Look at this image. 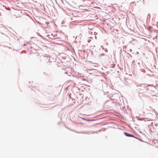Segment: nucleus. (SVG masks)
<instances>
[{
    "label": "nucleus",
    "mask_w": 158,
    "mask_h": 158,
    "mask_svg": "<svg viewBox=\"0 0 158 158\" xmlns=\"http://www.w3.org/2000/svg\"><path fill=\"white\" fill-rule=\"evenodd\" d=\"M153 86L152 85H147V84H143L140 85H136L135 88L136 90L138 92V94L146 93L148 92V90L149 89L148 88V87Z\"/></svg>",
    "instance_id": "1"
},
{
    "label": "nucleus",
    "mask_w": 158,
    "mask_h": 158,
    "mask_svg": "<svg viewBox=\"0 0 158 158\" xmlns=\"http://www.w3.org/2000/svg\"><path fill=\"white\" fill-rule=\"evenodd\" d=\"M123 133H124V135L127 137H132L134 138L135 139H138V138L137 137H135L132 134H130L129 133H128L127 132H124Z\"/></svg>",
    "instance_id": "2"
},
{
    "label": "nucleus",
    "mask_w": 158,
    "mask_h": 158,
    "mask_svg": "<svg viewBox=\"0 0 158 158\" xmlns=\"http://www.w3.org/2000/svg\"><path fill=\"white\" fill-rule=\"evenodd\" d=\"M81 78V80L82 81H85L86 82H88L87 80L86 79H85V77L84 76H80Z\"/></svg>",
    "instance_id": "3"
},
{
    "label": "nucleus",
    "mask_w": 158,
    "mask_h": 158,
    "mask_svg": "<svg viewBox=\"0 0 158 158\" xmlns=\"http://www.w3.org/2000/svg\"><path fill=\"white\" fill-rule=\"evenodd\" d=\"M152 28V27L151 26H149L147 28V29L148 31H149L150 33H152V31L151 30V28Z\"/></svg>",
    "instance_id": "4"
},
{
    "label": "nucleus",
    "mask_w": 158,
    "mask_h": 158,
    "mask_svg": "<svg viewBox=\"0 0 158 158\" xmlns=\"http://www.w3.org/2000/svg\"><path fill=\"white\" fill-rule=\"evenodd\" d=\"M64 73L65 74H68V75L69 76H71V75H72L71 73L70 72L68 73V72H65Z\"/></svg>",
    "instance_id": "5"
},
{
    "label": "nucleus",
    "mask_w": 158,
    "mask_h": 158,
    "mask_svg": "<svg viewBox=\"0 0 158 158\" xmlns=\"http://www.w3.org/2000/svg\"><path fill=\"white\" fill-rule=\"evenodd\" d=\"M95 120L94 119H87V121H93Z\"/></svg>",
    "instance_id": "6"
},
{
    "label": "nucleus",
    "mask_w": 158,
    "mask_h": 158,
    "mask_svg": "<svg viewBox=\"0 0 158 158\" xmlns=\"http://www.w3.org/2000/svg\"><path fill=\"white\" fill-rule=\"evenodd\" d=\"M53 37H56V39H59L60 38L59 37H57V35L56 34H55V35H54L53 36Z\"/></svg>",
    "instance_id": "7"
},
{
    "label": "nucleus",
    "mask_w": 158,
    "mask_h": 158,
    "mask_svg": "<svg viewBox=\"0 0 158 158\" xmlns=\"http://www.w3.org/2000/svg\"><path fill=\"white\" fill-rule=\"evenodd\" d=\"M135 118H137V119L139 121H141V120H142L140 118H139L138 117H135Z\"/></svg>",
    "instance_id": "8"
},
{
    "label": "nucleus",
    "mask_w": 158,
    "mask_h": 158,
    "mask_svg": "<svg viewBox=\"0 0 158 158\" xmlns=\"http://www.w3.org/2000/svg\"><path fill=\"white\" fill-rule=\"evenodd\" d=\"M129 80V79H127V80H126V81L125 82V84L126 85H128L129 84V83H127V81H128Z\"/></svg>",
    "instance_id": "9"
},
{
    "label": "nucleus",
    "mask_w": 158,
    "mask_h": 158,
    "mask_svg": "<svg viewBox=\"0 0 158 158\" xmlns=\"http://www.w3.org/2000/svg\"><path fill=\"white\" fill-rule=\"evenodd\" d=\"M138 139L140 141H141V142H146H146H145L144 141H143L142 139H139V138H138V139Z\"/></svg>",
    "instance_id": "10"
},
{
    "label": "nucleus",
    "mask_w": 158,
    "mask_h": 158,
    "mask_svg": "<svg viewBox=\"0 0 158 158\" xmlns=\"http://www.w3.org/2000/svg\"><path fill=\"white\" fill-rule=\"evenodd\" d=\"M81 118L82 119H83V120L87 121V119H86V118H82V117H81Z\"/></svg>",
    "instance_id": "11"
},
{
    "label": "nucleus",
    "mask_w": 158,
    "mask_h": 158,
    "mask_svg": "<svg viewBox=\"0 0 158 158\" xmlns=\"http://www.w3.org/2000/svg\"><path fill=\"white\" fill-rule=\"evenodd\" d=\"M47 60H48V61L49 62L50 57H47Z\"/></svg>",
    "instance_id": "12"
},
{
    "label": "nucleus",
    "mask_w": 158,
    "mask_h": 158,
    "mask_svg": "<svg viewBox=\"0 0 158 158\" xmlns=\"http://www.w3.org/2000/svg\"><path fill=\"white\" fill-rule=\"evenodd\" d=\"M66 57L64 56H63V57H61V58L64 59H66Z\"/></svg>",
    "instance_id": "13"
},
{
    "label": "nucleus",
    "mask_w": 158,
    "mask_h": 158,
    "mask_svg": "<svg viewBox=\"0 0 158 158\" xmlns=\"http://www.w3.org/2000/svg\"><path fill=\"white\" fill-rule=\"evenodd\" d=\"M105 52H108V50L106 48L105 49Z\"/></svg>",
    "instance_id": "14"
},
{
    "label": "nucleus",
    "mask_w": 158,
    "mask_h": 158,
    "mask_svg": "<svg viewBox=\"0 0 158 158\" xmlns=\"http://www.w3.org/2000/svg\"><path fill=\"white\" fill-rule=\"evenodd\" d=\"M100 56H104V53H102L101 54V55H100Z\"/></svg>",
    "instance_id": "15"
},
{
    "label": "nucleus",
    "mask_w": 158,
    "mask_h": 158,
    "mask_svg": "<svg viewBox=\"0 0 158 158\" xmlns=\"http://www.w3.org/2000/svg\"><path fill=\"white\" fill-rule=\"evenodd\" d=\"M48 37H49V38H50V39H52V36H50V35H49L48 36Z\"/></svg>",
    "instance_id": "16"
},
{
    "label": "nucleus",
    "mask_w": 158,
    "mask_h": 158,
    "mask_svg": "<svg viewBox=\"0 0 158 158\" xmlns=\"http://www.w3.org/2000/svg\"><path fill=\"white\" fill-rule=\"evenodd\" d=\"M137 64H138L139 66H140V63H139V62H137Z\"/></svg>",
    "instance_id": "17"
},
{
    "label": "nucleus",
    "mask_w": 158,
    "mask_h": 158,
    "mask_svg": "<svg viewBox=\"0 0 158 158\" xmlns=\"http://www.w3.org/2000/svg\"><path fill=\"white\" fill-rule=\"evenodd\" d=\"M148 16H149L150 17H151V15L150 14H148Z\"/></svg>",
    "instance_id": "18"
},
{
    "label": "nucleus",
    "mask_w": 158,
    "mask_h": 158,
    "mask_svg": "<svg viewBox=\"0 0 158 158\" xmlns=\"http://www.w3.org/2000/svg\"><path fill=\"white\" fill-rule=\"evenodd\" d=\"M101 47L102 48V49H104V50L105 49H104V47H102V46H101Z\"/></svg>",
    "instance_id": "19"
},
{
    "label": "nucleus",
    "mask_w": 158,
    "mask_h": 158,
    "mask_svg": "<svg viewBox=\"0 0 158 158\" xmlns=\"http://www.w3.org/2000/svg\"><path fill=\"white\" fill-rule=\"evenodd\" d=\"M54 35H53V34H51V36H54Z\"/></svg>",
    "instance_id": "20"
},
{
    "label": "nucleus",
    "mask_w": 158,
    "mask_h": 158,
    "mask_svg": "<svg viewBox=\"0 0 158 158\" xmlns=\"http://www.w3.org/2000/svg\"><path fill=\"white\" fill-rule=\"evenodd\" d=\"M90 41H91V40H88V42L89 43V42H90Z\"/></svg>",
    "instance_id": "21"
},
{
    "label": "nucleus",
    "mask_w": 158,
    "mask_h": 158,
    "mask_svg": "<svg viewBox=\"0 0 158 158\" xmlns=\"http://www.w3.org/2000/svg\"><path fill=\"white\" fill-rule=\"evenodd\" d=\"M153 123H152H152H151V126H152V125H153Z\"/></svg>",
    "instance_id": "22"
},
{
    "label": "nucleus",
    "mask_w": 158,
    "mask_h": 158,
    "mask_svg": "<svg viewBox=\"0 0 158 158\" xmlns=\"http://www.w3.org/2000/svg\"><path fill=\"white\" fill-rule=\"evenodd\" d=\"M143 3V4L144 2V0H142Z\"/></svg>",
    "instance_id": "23"
},
{
    "label": "nucleus",
    "mask_w": 158,
    "mask_h": 158,
    "mask_svg": "<svg viewBox=\"0 0 158 158\" xmlns=\"http://www.w3.org/2000/svg\"><path fill=\"white\" fill-rule=\"evenodd\" d=\"M23 45V46H25L26 45L25 44H24Z\"/></svg>",
    "instance_id": "24"
},
{
    "label": "nucleus",
    "mask_w": 158,
    "mask_h": 158,
    "mask_svg": "<svg viewBox=\"0 0 158 158\" xmlns=\"http://www.w3.org/2000/svg\"><path fill=\"white\" fill-rule=\"evenodd\" d=\"M91 51V52H92V54H93V51Z\"/></svg>",
    "instance_id": "25"
},
{
    "label": "nucleus",
    "mask_w": 158,
    "mask_h": 158,
    "mask_svg": "<svg viewBox=\"0 0 158 158\" xmlns=\"http://www.w3.org/2000/svg\"><path fill=\"white\" fill-rule=\"evenodd\" d=\"M135 61L134 60L132 62V63H133V62H134Z\"/></svg>",
    "instance_id": "26"
},
{
    "label": "nucleus",
    "mask_w": 158,
    "mask_h": 158,
    "mask_svg": "<svg viewBox=\"0 0 158 158\" xmlns=\"http://www.w3.org/2000/svg\"><path fill=\"white\" fill-rule=\"evenodd\" d=\"M151 121V120H147V121Z\"/></svg>",
    "instance_id": "27"
},
{
    "label": "nucleus",
    "mask_w": 158,
    "mask_h": 158,
    "mask_svg": "<svg viewBox=\"0 0 158 158\" xmlns=\"http://www.w3.org/2000/svg\"><path fill=\"white\" fill-rule=\"evenodd\" d=\"M33 38V37H31V39H32Z\"/></svg>",
    "instance_id": "28"
},
{
    "label": "nucleus",
    "mask_w": 158,
    "mask_h": 158,
    "mask_svg": "<svg viewBox=\"0 0 158 158\" xmlns=\"http://www.w3.org/2000/svg\"><path fill=\"white\" fill-rule=\"evenodd\" d=\"M155 126H156V124H155Z\"/></svg>",
    "instance_id": "29"
},
{
    "label": "nucleus",
    "mask_w": 158,
    "mask_h": 158,
    "mask_svg": "<svg viewBox=\"0 0 158 158\" xmlns=\"http://www.w3.org/2000/svg\"><path fill=\"white\" fill-rule=\"evenodd\" d=\"M137 2H139V1H138Z\"/></svg>",
    "instance_id": "30"
},
{
    "label": "nucleus",
    "mask_w": 158,
    "mask_h": 158,
    "mask_svg": "<svg viewBox=\"0 0 158 158\" xmlns=\"http://www.w3.org/2000/svg\"><path fill=\"white\" fill-rule=\"evenodd\" d=\"M133 122H135V120H133Z\"/></svg>",
    "instance_id": "31"
},
{
    "label": "nucleus",
    "mask_w": 158,
    "mask_h": 158,
    "mask_svg": "<svg viewBox=\"0 0 158 158\" xmlns=\"http://www.w3.org/2000/svg\"><path fill=\"white\" fill-rule=\"evenodd\" d=\"M44 10H45V7H44Z\"/></svg>",
    "instance_id": "32"
},
{
    "label": "nucleus",
    "mask_w": 158,
    "mask_h": 158,
    "mask_svg": "<svg viewBox=\"0 0 158 158\" xmlns=\"http://www.w3.org/2000/svg\"><path fill=\"white\" fill-rule=\"evenodd\" d=\"M95 38H96V36H95Z\"/></svg>",
    "instance_id": "33"
}]
</instances>
